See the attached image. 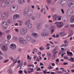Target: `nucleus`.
Returning a JSON list of instances; mask_svg holds the SVG:
<instances>
[{
  "instance_id": "f704fd0d",
  "label": "nucleus",
  "mask_w": 74,
  "mask_h": 74,
  "mask_svg": "<svg viewBox=\"0 0 74 74\" xmlns=\"http://www.w3.org/2000/svg\"><path fill=\"white\" fill-rule=\"evenodd\" d=\"M41 27V26H40V25H38L37 27V28L38 29H40Z\"/></svg>"
},
{
  "instance_id": "69168bd1",
  "label": "nucleus",
  "mask_w": 74,
  "mask_h": 74,
  "mask_svg": "<svg viewBox=\"0 0 74 74\" xmlns=\"http://www.w3.org/2000/svg\"><path fill=\"white\" fill-rule=\"evenodd\" d=\"M49 49H50V47L49 46L47 47L46 49V50H49Z\"/></svg>"
},
{
  "instance_id": "f8f14e48",
  "label": "nucleus",
  "mask_w": 74,
  "mask_h": 74,
  "mask_svg": "<svg viewBox=\"0 0 74 74\" xmlns=\"http://www.w3.org/2000/svg\"><path fill=\"white\" fill-rule=\"evenodd\" d=\"M2 25L4 28H7L8 26V24H7V23L5 21L2 22Z\"/></svg>"
},
{
  "instance_id": "72a5a7b5",
  "label": "nucleus",
  "mask_w": 74,
  "mask_h": 74,
  "mask_svg": "<svg viewBox=\"0 0 74 74\" xmlns=\"http://www.w3.org/2000/svg\"><path fill=\"white\" fill-rule=\"evenodd\" d=\"M27 59L30 60L32 59V57H30V56L28 55L27 56Z\"/></svg>"
},
{
  "instance_id": "dca6fc26",
  "label": "nucleus",
  "mask_w": 74,
  "mask_h": 74,
  "mask_svg": "<svg viewBox=\"0 0 74 74\" xmlns=\"http://www.w3.org/2000/svg\"><path fill=\"white\" fill-rule=\"evenodd\" d=\"M26 39L28 41H30L32 40V36L30 35H28L26 37Z\"/></svg>"
},
{
  "instance_id": "6e6d98bb",
  "label": "nucleus",
  "mask_w": 74,
  "mask_h": 74,
  "mask_svg": "<svg viewBox=\"0 0 74 74\" xmlns=\"http://www.w3.org/2000/svg\"><path fill=\"white\" fill-rule=\"evenodd\" d=\"M70 33L71 34H70L69 35V36H71L72 34H73V31L71 30Z\"/></svg>"
},
{
  "instance_id": "3c124183",
  "label": "nucleus",
  "mask_w": 74,
  "mask_h": 74,
  "mask_svg": "<svg viewBox=\"0 0 74 74\" xmlns=\"http://www.w3.org/2000/svg\"><path fill=\"white\" fill-rule=\"evenodd\" d=\"M70 3L72 4L73 5H74V1H72L70 2Z\"/></svg>"
},
{
  "instance_id": "09e8293b",
  "label": "nucleus",
  "mask_w": 74,
  "mask_h": 74,
  "mask_svg": "<svg viewBox=\"0 0 74 74\" xmlns=\"http://www.w3.org/2000/svg\"><path fill=\"white\" fill-rule=\"evenodd\" d=\"M58 19H57L58 21H60L61 20V17L58 16Z\"/></svg>"
},
{
  "instance_id": "f03ea898",
  "label": "nucleus",
  "mask_w": 74,
  "mask_h": 74,
  "mask_svg": "<svg viewBox=\"0 0 74 74\" xmlns=\"http://www.w3.org/2000/svg\"><path fill=\"white\" fill-rule=\"evenodd\" d=\"M33 14V10L31 9H28L26 12H24V15H26L29 16H31Z\"/></svg>"
},
{
  "instance_id": "412c9836",
  "label": "nucleus",
  "mask_w": 74,
  "mask_h": 74,
  "mask_svg": "<svg viewBox=\"0 0 74 74\" xmlns=\"http://www.w3.org/2000/svg\"><path fill=\"white\" fill-rule=\"evenodd\" d=\"M6 38L8 40H10L11 38V35L9 34L7 36Z\"/></svg>"
},
{
  "instance_id": "864d4df0",
  "label": "nucleus",
  "mask_w": 74,
  "mask_h": 74,
  "mask_svg": "<svg viewBox=\"0 0 74 74\" xmlns=\"http://www.w3.org/2000/svg\"><path fill=\"white\" fill-rule=\"evenodd\" d=\"M35 17H34V16H33L32 17L31 19L32 21H34V20H35Z\"/></svg>"
},
{
  "instance_id": "2eb2a0df",
  "label": "nucleus",
  "mask_w": 74,
  "mask_h": 74,
  "mask_svg": "<svg viewBox=\"0 0 74 74\" xmlns=\"http://www.w3.org/2000/svg\"><path fill=\"white\" fill-rule=\"evenodd\" d=\"M31 36L34 38H37L38 35L36 33H33L31 34Z\"/></svg>"
},
{
  "instance_id": "13d9d810",
  "label": "nucleus",
  "mask_w": 74,
  "mask_h": 74,
  "mask_svg": "<svg viewBox=\"0 0 74 74\" xmlns=\"http://www.w3.org/2000/svg\"><path fill=\"white\" fill-rule=\"evenodd\" d=\"M9 61V60H5L4 61H3V63H7V62H8Z\"/></svg>"
},
{
  "instance_id": "b1692460",
  "label": "nucleus",
  "mask_w": 74,
  "mask_h": 74,
  "mask_svg": "<svg viewBox=\"0 0 74 74\" xmlns=\"http://www.w3.org/2000/svg\"><path fill=\"white\" fill-rule=\"evenodd\" d=\"M8 23H14L15 22V21H11L10 19H8Z\"/></svg>"
},
{
  "instance_id": "58836bf2",
  "label": "nucleus",
  "mask_w": 74,
  "mask_h": 74,
  "mask_svg": "<svg viewBox=\"0 0 74 74\" xmlns=\"http://www.w3.org/2000/svg\"><path fill=\"white\" fill-rule=\"evenodd\" d=\"M34 71V70H31V71H27V73L28 74H30L32 72H33Z\"/></svg>"
},
{
  "instance_id": "bb28decb",
  "label": "nucleus",
  "mask_w": 74,
  "mask_h": 74,
  "mask_svg": "<svg viewBox=\"0 0 74 74\" xmlns=\"http://www.w3.org/2000/svg\"><path fill=\"white\" fill-rule=\"evenodd\" d=\"M5 44L6 45H8L10 44V41L8 40H6L5 42Z\"/></svg>"
},
{
  "instance_id": "4d7b16f0",
  "label": "nucleus",
  "mask_w": 74,
  "mask_h": 74,
  "mask_svg": "<svg viewBox=\"0 0 74 74\" xmlns=\"http://www.w3.org/2000/svg\"><path fill=\"white\" fill-rule=\"evenodd\" d=\"M46 7L47 9V11H48L49 10V8H48V5H46Z\"/></svg>"
},
{
  "instance_id": "423d86ee",
  "label": "nucleus",
  "mask_w": 74,
  "mask_h": 74,
  "mask_svg": "<svg viewBox=\"0 0 74 74\" xmlns=\"http://www.w3.org/2000/svg\"><path fill=\"white\" fill-rule=\"evenodd\" d=\"M8 17V13L7 12H4L1 14V17L3 19H5Z\"/></svg>"
},
{
  "instance_id": "a211bd4d",
  "label": "nucleus",
  "mask_w": 74,
  "mask_h": 74,
  "mask_svg": "<svg viewBox=\"0 0 74 74\" xmlns=\"http://www.w3.org/2000/svg\"><path fill=\"white\" fill-rule=\"evenodd\" d=\"M27 27L28 29H30L32 26V24L31 23H29L27 24Z\"/></svg>"
},
{
  "instance_id": "4c0bfd02",
  "label": "nucleus",
  "mask_w": 74,
  "mask_h": 74,
  "mask_svg": "<svg viewBox=\"0 0 74 74\" xmlns=\"http://www.w3.org/2000/svg\"><path fill=\"white\" fill-rule=\"evenodd\" d=\"M47 2L48 4H50L51 3V0H47Z\"/></svg>"
},
{
  "instance_id": "7c9ffc66",
  "label": "nucleus",
  "mask_w": 74,
  "mask_h": 74,
  "mask_svg": "<svg viewBox=\"0 0 74 74\" xmlns=\"http://www.w3.org/2000/svg\"><path fill=\"white\" fill-rule=\"evenodd\" d=\"M9 59L12 60L13 62H15V60H16V59L14 60V59H13V57H10L9 58Z\"/></svg>"
},
{
  "instance_id": "37998d69",
  "label": "nucleus",
  "mask_w": 74,
  "mask_h": 74,
  "mask_svg": "<svg viewBox=\"0 0 74 74\" xmlns=\"http://www.w3.org/2000/svg\"><path fill=\"white\" fill-rule=\"evenodd\" d=\"M48 69L49 70H51V69H53V67L51 65L48 67Z\"/></svg>"
},
{
  "instance_id": "e2e57ef3",
  "label": "nucleus",
  "mask_w": 74,
  "mask_h": 74,
  "mask_svg": "<svg viewBox=\"0 0 74 74\" xmlns=\"http://www.w3.org/2000/svg\"><path fill=\"white\" fill-rule=\"evenodd\" d=\"M59 37V34H58L56 35V38H58Z\"/></svg>"
},
{
  "instance_id": "2f4dec72",
  "label": "nucleus",
  "mask_w": 74,
  "mask_h": 74,
  "mask_svg": "<svg viewBox=\"0 0 74 74\" xmlns=\"http://www.w3.org/2000/svg\"><path fill=\"white\" fill-rule=\"evenodd\" d=\"M64 58L65 60H69V57L67 56H65L64 57Z\"/></svg>"
},
{
  "instance_id": "9b49d317",
  "label": "nucleus",
  "mask_w": 74,
  "mask_h": 74,
  "mask_svg": "<svg viewBox=\"0 0 74 74\" xmlns=\"http://www.w3.org/2000/svg\"><path fill=\"white\" fill-rule=\"evenodd\" d=\"M10 48L11 49H14L16 48V45L12 43L11 44L10 46Z\"/></svg>"
},
{
  "instance_id": "7ed1b4c3",
  "label": "nucleus",
  "mask_w": 74,
  "mask_h": 74,
  "mask_svg": "<svg viewBox=\"0 0 74 74\" xmlns=\"http://www.w3.org/2000/svg\"><path fill=\"white\" fill-rule=\"evenodd\" d=\"M18 7L17 5H13L10 8V10L11 12H15L18 10Z\"/></svg>"
},
{
  "instance_id": "393cba45",
  "label": "nucleus",
  "mask_w": 74,
  "mask_h": 74,
  "mask_svg": "<svg viewBox=\"0 0 74 74\" xmlns=\"http://www.w3.org/2000/svg\"><path fill=\"white\" fill-rule=\"evenodd\" d=\"M69 7H70L71 8H73L74 7V5H73L71 4V3H70L68 5Z\"/></svg>"
},
{
  "instance_id": "c85d7f7f",
  "label": "nucleus",
  "mask_w": 74,
  "mask_h": 74,
  "mask_svg": "<svg viewBox=\"0 0 74 74\" xmlns=\"http://www.w3.org/2000/svg\"><path fill=\"white\" fill-rule=\"evenodd\" d=\"M19 26H22V22L21 21H18Z\"/></svg>"
},
{
  "instance_id": "e433bc0d",
  "label": "nucleus",
  "mask_w": 74,
  "mask_h": 74,
  "mask_svg": "<svg viewBox=\"0 0 74 74\" xmlns=\"http://www.w3.org/2000/svg\"><path fill=\"white\" fill-rule=\"evenodd\" d=\"M36 39H32L31 40L32 42V43H34V42H36Z\"/></svg>"
},
{
  "instance_id": "cd10ccee",
  "label": "nucleus",
  "mask_w": 74,
  "mask_h": 74,
  "mask_svg": "<svg viewBox=\"0 0 74 74\" xmlns=\"http://www.w3.org/2000/svg\"><path fill=\"white\" fill-rule=\"evenodd\" d=\"M60 35L61 36H64L66 35V34L64 32H60Z\"/></svg>"
},
{
  "instance_id": "774afa93",
  "label": "nucleus",
  "mask_w": 74,
  "mask_h": 74,
  "mask_svg": "<svg viewBox=\"0 0 74 74\" xmlns=\"http://www.w3.org/2000/svg\"><path fill=\"white\" fill-rule=\"evenodd\" d=\"M2 35H4V34L2 32H0V36H1Z\"/></svg>"
},
{
  "instance_id": "a878e982",
  "label": "nucleus",
  "mask_w": 74,
  "mask_h": 74,
  "mask_svg": "<svg viewBox=\"0 0 74 74\" xmlns=\"http://www.w3.org/2000/svg\"><path fill=\"white\" fill-rule=\"evenodd\" d=\"M31 21L30 20H28L27 21L25 22V25H27L28 23H29V22H30Z\"/></svg>"
},
{
  "instance_id": "c756f323",
  "label": "nucleus",
  "mask_w": 74,
  "mask_h": 74,
  "mask_svg": "<svg viewBox=\"0 0 74 74\" xmlns=\"http://www.w3.org/2000/svg\"><path fill=\"white\" fill-rule=\"evenodd\" d=\"M67 53L68 55H70L71 56H73V53H72V52H70L69 51H67Z\"/></svg>"
},
{
  "instance_id": "79ce46f5",
  "label": "nucleus",
  "mask_w": 74,
  "mask_h": 74,
  "mask_svg": "<svg viewBox=\"0 0 74 74\" xmlns=\"http://www.w3.org/2000/svg\"><path fill=\"white\" fill-rule=\"evenodd\" d=\"M56 58V56H55V54H53L52 57V59H55Z\"/></svg>"
},
{
  "instance_id": "9d476101",
  "label": "nucleus",
  "mask_w": 74,
  "mask_h": 74,
  "mask_svg": "<svg viewBox=\"0 0 74 74\" xmlns=\"http://www.w3.org/2000/svg\"><path fill=\"white\" fill-rule=\"evenodd\" d=\"M20 18V15L17 14H15L13 15V19H19Z\"/></svg>"
},
{
  "instance_id": "c9c22d12",
  "label": "nucleus",
  "mask_w": 74,
  "mask_h": 74,
  "mask_svg": "<svg viewBox=\"0 0 74 74\" xmlns=\"http://www.w3.org/2000/svg\"><path fill=\"white\" fill-rule=\"evenodd\" d=\"M70 22L71 23H73L74 22V20L71 18L70 19Z\"/></svg>"
},
{
  "instance_id": "c03bdc74",
  "label": "nucleus",
  "mask_w": 74,
  "mask_h": 74,
  "mask_svg": "<svg viewBox=\"0 0 74 74\" xmlns=\"http://www.w3.org/2000/svg\"><path fill=\"white\" fill-rule=\"evenodd\" d=\"M23 65V63L22 62H21L18 65V67L22 66Z\"/></svg>"
},
{
  "instance_id": "680f3d73",
  "label": "nucleus",
  "mask_w": 74,
  "mask_h": 74,
  "mask_svg": "<svg viewBox=\"0 0 74 74\" xmlns=\"http://www.w3.org/2000/svg\"><path fill=\"white\" fill-rule=\"evenodd\" d=\"M58 49V46H56L55 47V48L54 49H55L56 51H57V49Z\"/></svg>"
},
{
  "instance_id": "5fc2aeb1",
  "label": "nucleus",
  "mask_w": 74,
  "mask_h": 74,
  "mask_svg": "<svg viewBox=\"0 0 74 74\" xmlns=\"http://www.w3.org/2000/svg\"><path fill=\"white\" fill-rule=\"evenodd\" d=\"M74 60V58H70L69 59V60H70V61H73Z\"/></svg>"
},
{
  "instance_id": "6e6552de",
  "label": "nucleus",
  "mask_w": 74,
  "mask_h": 74,
  "mask_svg": "<svg viewBox=\"0 0 74 74\" xmlns=\"http://www.w3.org/2000/svg\"><path fill=\"white\" fill-rule=\"evenodd\" d=\"M55 24H57V27L58 28L62 27L63 25V23L60 22H56L55 23Z\"/></svg>"
},
{
  "instance_id": "0eeeda50",
  "label": "nucleus",
  "mask_w": 74,
  "mask_h": 74,
  "mask_svg": "<svg viewBox=\"0 0 74 74\" xmlns=\"http://www.w3.org/2000/svg\"><path fill=\"white\" fill-rule=\"evenodd\" d=\"M19 41L20 44H25L26 43V40L24 38L22 37H20L19 39Z\"/></svg>"
},
{
  "instance_id": "a19ab883",
  "label": "nucleus",
  "mask_w": 74,
  "mask_h": 74,
  "mask_svg": "<svg viewBox=\"0 0 74 74\" xmlns=\"http://www.w3.org/2000/svg\"><path fill=\"white\" fill-rule=\"evenodd\" d=\"M47 54L48 55L49 57H51L52 55H51V53L48 52L47 53Z\"/></svg>"
},
{
  "instance_id": "ea45409f",
  "label": "nucleus",
  "mask_w": 74,
  "mask_h": 74,
  "mask_svg": "<svg viewBox=\"0 0 74 74\" xmlns=\"http://www.w3.org/2000/svg\"><path fill=\"white\" fill-rule=\"evenodd\" d=\"M14 62L13 64H12L11 65V66H14V64H15V63H16V62H17V60H15V61H14Z\"/></svg>"
},
{
  "instance_id": "338daca9",
  "label": "nucleus",
  "mask_w": 74,
  "mask_h": 74,
  "mask_svg": "<svg viewBox=\"0 0 74 74\" xmlns=\"http://www.w3.org/2000/svg\"><path fill=\"white\" fill-rule=\"evenodd\" d=\"M70 26L71 27H74V24H71L70 25Z\"/></svg>"
},
{
  "instance_id": "603ef678",
  "label": "nucleus",
  "mask_w": 74,
  "mask_h": 74,
  "mask_svg": "<svg viewBox=\"0 0 74 74\" xmlns=\"http://www.w3.org/2000/svg\"><path fill=\"white\" fill-rule=\"evenodd\" d=\"M14 30L17 33H18V32H19V29H18L16 28L14 29Z\"/></svg>"
},
{
  "instance_id": "8fccbe9b",
  "label": "nucleus",
  "mask_w": 74,
  "mask_h": 74,
  "mask_svg": "<svg viewBox=\"0 0 74 74\" xmlns=\"http://www.w3.org/2000/svg\"><path fill=\"white\" fill-rule=\"evenodd\" d=\"M49 26V25L48 24H46L44 25L45 27L47 28Z\"/></svg>"
},
{
  "instance_id": "4468645a",
  "label": "nucleus",
  "mask_w": 74,
  "mask_h": 74,
  "mask_svg": "<svg viewBox=\"0 0 74 74\" xmlns=\"http://www.w3.org/2000/svg\"><path fill=\"white\" fill-rule=\"evenodd\" d=\"M25 2V0H18V4L21 5Z\"/></svg>"
},
{
  "instance_id": "1a4fd4ad",
  "label": "nucleus",
  "mask_w": 74,
  "mask_h": 74,
  "mask_svg": "<svg viewBox=\"0 0 74 74\" xmlns=\"http://www.w3.org/2000/svg\"><path fill=\"white\" fill-rule=\"evenodd\" d=\"M73 12V10L71 9H69L67 11V14L69 16H71V14Z\"/></svg>"
},
{
  "instance_id": "a18cd8bd",
  "label": "nucleus",
  "mask_w": 74,
  "mask_h": 74,
  "mask_svg": "<svg viewBox=\"0 0 74 74\" xmlns=\"http://www.w3.org/2000/svg\"><path fill=\"white\" fill-rule=\"evenodd\" d=\"M45 10V9L43 8H41V12H43Z\"/></svg>"
},
{
  "instance_id": "20e7f679",
  "label": "nucleus",
  "mask_w": 74,
  "mask_h": 74,
  "mask_svg": "<svg viewBox=\"0 0 74 74\" xmlns=\"http://www.w3.org/2000/svg\"><path fill=\"white\" fill-rule=\"evenodd\" d=\"M60 4L62 6L66 7V6L67 5L68 3L67 2V1L66 0H61L60 2Z\"/></svg>"
},
{
  "instance_id": "f3484780",
  "label": "nucleus",
  "mask_w": 74,
  "mask_h": 74,
  "mask_svg": "<svg viewBox=\"0 0 74 74\" xmlns=\"http://www.w3.org/2000/svg\"><path fill=\"white\" fill-rule=\"evenodd\" d=\"M12 40L14 41H16L18 40V39L17 38V36H14L13 37Z\"/></svg>"
},
{
  "instance_id": "49530a36",
  "label": "nucleus",
  "mask_w": 74,
  "mask_h": 74,
  "mask_svg": "<svg viewBox=\"0 0 74 74\" xmlns=\"http://www.w3.org/2000/svg\"><path fill=\"white\" fill-rule=\"evenodd\" d=\"M33 51L34 52H38V50L36 48L34 49L33 50Z\"/></svg>"
},
{
  "instance_id": "f257e3e1",
  "label": "nucleus",
  "mask_w": 74,
  "mask_h": 74,
  "mask_svg": "<svg viewBox=\"0 0 74 74\" xmlns=\"http://www.w3.org/2000/svg\"><path fill=\"white\" fill-rule=\"evenodd\" d=\"M10 2L12 3V0H3L2 1L1 3V7L2 8H5L8 6H10Z\"/></svg>"
},
{
  "instance_id": "4be33fe9",
  "label": "nucleus",
  "mask_w": 74,
  "mask_h": 74,
  "mask_svg": "<svg viewBox=\"0 0 74 74\" xmlns=\"http://www.w3.org/2000/svg\"><path fill=\"white\" fill-rule=\"evenodd\" d=\"M8 72L9 74H11L12 73V70L11 69H8Z\"/></svg>"
},
{
  "instance_id": "39448f33",
  "label": "nucleus",
  "mask_w": 74,
  "mask_h": 74,
  "mask_svg": "<svg viewBox=\"0 0 74 74\" xmlns=\"http://www.w3.org/2000/svg\"><path fill=\"white\" fill-rule=\"evenodd\" d=\"M27 32V29L26 28H22L20 30V33L21 35H24Z\"/></svg>"
},
{
  "instance_id": "de8ad7c7",
  "label": "nucleus",
  "mask_w": 74,
  "mask_h": 74,
  "mask_svg": "<svg viewBox=\"0 0 74 74\" xmlns=\"http://www.w3.org/2000/svg\"><path fill=\"white\" fill-rule=\"evenodd\" d=\"M27 70H34L33 69L31 68L30 67H28L27 68Z\"/></svg>"
},
{
  "instance_id": "052dcab7",
  "label": "nucleus",
  "mask_w": 74,
  "mask_h": 74,
  "mask_svg": "<svg viewBox=\"0 0 74 74\" xmlns=\"http://www.w3.org/2000/svg\"><path fill=\"white\" fill-rule=\"evenodd\" d=\"M64 42L65 44H67L68 42L67 40H65L64 41Z\"/></svg>"
},
{
  "instance_id": "0e129e2a",
  "label": "nucleus",
  "mask_w": 74,
  "mask_h": 74,
  "mask_svg": "<svg viewBox=\"0 0 74 74\" xmlns=\"http://www.w3.org/2000/svg\"><path fill=\"white\" fill-rule=\"evenodd\" d=\"M56 50H55V49H54L53 51H52V53H54L55 52H56Z\"/></svg>"
},
{
  "instance_id": "bf43d9fd",
  "label": "nucleus",
  "mask_w": 74,
  "mask_h": 74,
  "mask_svg": "<svg viewBox=\"0 0 74 74\" xmlns=\"http://www.w3.org/2000/svg\"><path fill=\"white\" fill-rule=\"evenodd\" d=\"M44 47H41L39 48V49H40V50H42V51L44 50Z\"/></svg>"
},
{
  "instance_id": "473e14b6",
  "label": "nucleus",
  "mask_w": 74,
  "mask_h": 74,
  "mask_svg": "<svg viewBox=\"0 0 74 74\" xmlns=\"http://www.w3.org/2000/svg\"><path fill=\"white\" fill-rule=\"evenodd\" d=\"M35 16L36 18H38L40 17V15H39L37 13L36 14Z\"/></svg>"
},
{
  "instance_id": "ddd939ff",
  "label": "nucleus",
  "mask_w": 74,
  "mask_h": 74,
  "mask_svg": "<svg viewBox=\"0 0 74 74\" xmlns=\"http://www.w3.org/2000/svg\"><path fill=\"white\" fill-rule=\"evenodd\" d=\"M1 49L3 51H6L8 49V47L6 46H3L1 47Z\"/></svg>"
},
{
  "instance_id": "6ab92c4d",
  "label": "nucleus",
  "mask_w": 74,
  "mask_h": 74,
  "mask_svg": "<svg viewBox=\"0 0 74 74\" xmlns=\"http://www.w3.org/2000/svg\"><path fill=\"white\" fill-rule=\"evenodd\" d=\"M41 35L42 37H45V36H47V34H46V33L45 32H42L41 34Z\"/></svg>"
},
{
  "instance_id": "5701e85b",
  "label": "nucleus",
  "mask_w": 74,
  "mask_h": 74,
  "mask_svg": "<svg viewBox=\"0 0 74 74\" xmlns=\"http://www.w3.org/2000/svg\"><path fill=\"white\" fill-rule=\"evenodd\" d=\"M69 45L67 44H63V45H61L60 46V47H67Z\"/></svg>"
},
{
  "instance_id": "aec40b11",
  "label": "nucleus",
  "mask_w": 74,
  "mask_h": 74,
  "mask_svg": "<svg viewBox=\"0 0 74 74\" xmlns=\"http://www.w3.org/2000/svg\"><path fill=\"white\" fill-rule=\"evenodd\" d=\"M53 18L54 21H56L57 18V15L54 14V15L53 16Z\"/></svg>"
}]
</instances>
